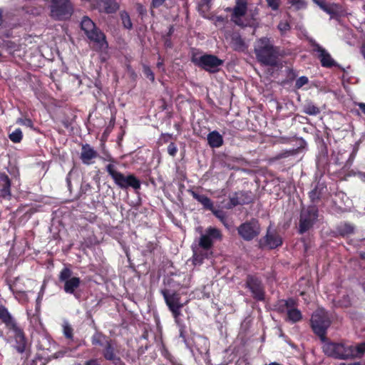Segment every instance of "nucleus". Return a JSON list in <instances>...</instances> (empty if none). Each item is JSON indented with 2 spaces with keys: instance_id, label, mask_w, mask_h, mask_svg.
Masks as SVG:
<instances>
[{
  "instance_id": "nucleus-1",
  "label": "nucleus",
  "mask_w": 365,
  "mask_h": 365,
  "mask_svg": "<svg viewBox=\"0 0 365 365\" xmlns=\"http://www.w3.org/2000/svg\"><path fill=\"white\" fill-rule=\"evenodd\" d=\"M254 51L259 63L267 66H277L283 51L280 47L274 46L270 38L264 36L256 40Z\"/></svg>"
},
{
  "instance_id": "nucleus-2",
  "label": "nucleus",
  "mask_w": 365,
  "mask_h": 365,
  "mask_svg": "<svg viewBox=\"0 0 365 365\" xmlns=\"http://www.w3.org/2000/svg\"><path fill=\"white\" fill-rule=\"evenodd\" d=\"M0 321L5 325L11 337L14 340V348L19 354L25 352L27 346V339L24 329L19 324L16 319L9 312V309L0 304Z\"/></svg>"
},
{
  "instance_id": "nucleus-3",
  "label": "nucleus",
  "mask_w": 365,
  "mask_h": 365,
  "mask_svg": "<svg viewBox=\"0 0 365 365\" xmlns=\"http://www.w3.org/2000/svg\"><path fill=\"white\" fill-rule=\"evenodd\" d=\"M323 351L327 356L334 359H354L360 357L365 353V342L353 346L345 343L328 341L324 344Z\"/></svg>"
},
{
  "instance_id": "nucleus-4",
  "label": "nucleus",
  "mask_w": 365,
  "mask_h": 365,
  "mask_svg": "<svg viewBox=\"0 0 365 365\" xmlns=\"http://www.w3.org/2000/svg\"><path fill=\"white\" fill-rule=\"evenodd\" d=\"M106 170L113 179L115 185L121 190H127L130 187L134 190L140 189L141 182L134 174L125 175L118 171L113 164H108L106 166Z\"/></svg>"
},
{
  "instance_id": "nucleus-5",
  "label": "nucleus",
  "mask_w": 365,
  "mask_h": 365,
  "mask_svg": "<svg viewBox=\"0 0 365 365\" xmlns=\"http://www.w3.org/2000/svg\"><path fill=\"white\" fill-rule=\"evenodd\" d=\"M331 319L324 309H318L312 315L310 324L313 332L322 341L327 340V331L331 325Z\"/></svg>"
},
{
  "instance_id": "nucleus-6",
  "label": "nucleus",
  "mask_w": 365,
  "mask_h": 365,
  "mask_svg": "<svg viewBox=\"0 0 365 365\" xmlns=\"http://www.w3.org/2000/svg\"><path fill=\"white\" fill-rule=\"evenodd\" d=\"M319 210L318 206L309 205L303 207L299 214L297 232L299 235H303L310 230L318 220Z\"/></svg>"
},
{
  "instance_id": "nucleus-7",
  "label": "nucleus",
  "mask_w": 365,
  "mask_h": 365,
  "mask_svg": "<svg viewBox=\"0 0 365 365\" xmlns=\"http://www.w3.org/2000/svg\"><path fill=\"white\" fill-rule=\"evenodd\" d=\"M50 16L58 21L67 20L74 11L71 0H50Z\"/></svg>"
},
{
  "instance_id": "nucleus-8",
  "label": "nucleus",
  "mask_w": 365,
  "mask_h": 365,
  "mask_svg": "<svg viewBox=\"0 0 365 365\" xmlns=\"http://www.w3.org/2000/svg\"><path fill=\"white\" fill-rule=\"evenodd\" d=\"M191 61L199 68L210 73H215L220 71V67L223 66L224 61L213 54L205 53L200 57L193 54Z\"/></svg>"
},
{
  "instance_id": "nucleus-9",
  "label": "nucleus",
  "mask_w": 365,
  "mask_h": 365,
  "mask_svg": "<svg viewBox=\"0 0 365 365\" xmlns=\"http://www.w3.org/2000/svg\"><path fill=\"white\" fill-rule=\"evenodd\" d=\"M73 272L68 267H64L60 272L58 280L63 283V290L66 294H73L76 299H80L77 289L82 282L78 277H72Z\"/></svg>"
},
{
  "instance_id": "nucleus-10",
  "label": "nucleus",
  "mask_w": 365,
  "mask_h": 365,
  "mask_svg": "<svg viewBox=\"0 0 365 365\" xmlns=\"http://www.w3.org/2000/svg\"><path fill=\"white\" fill-rule=\"evenodd\" d=\"M81 29L84 31L88 38L101 47L108 46L105 34L96 26L95 23L87 16H84L81 21Z\"/></svg>"
},
{
  "instance_id": "nucleus-11",
  "label": "nucleus",
  "mask_w": 365,
  "mask_h": 365,
  "mask_svg": "<svg viewBox=\"0 0 365 365\" xmlns=\"http://www.w3.org/2000/svg\"><path fill=\"white\" fill-rule=\"evenodd\" d=\"M160 293L169 310L171 312L173 317L175 318V321H177L181 316V309L185 305L184 303L181 302L180 293L175 291H171L168 289H161Z\"/></svg>"
},
{
  "instance_id": "nucleus-12",
  "label": "nucleus",
  "mask_w": 365,
  "mask_h": 365,
  "mask_svg": "<svg viewBox=\"0 0 365 365\" xmlns=\"http://www.w3.org/2000/svg\"><path fill=\"white\" fill-rule=\"evenodd\" d=\"M245 287L252 294L254 299L263 302L265 299V287L262 279L257 274H247L245 279Z\"/></svg>"
},
{
  "instance_id": "nucleus-13",
  "label": "nucleus",
  "mask_w": 365,
  "mask_h": 365,
  "mask_svg": "<svg viewBox=\"0 0 365 365\" xmlns=\"http://www.w3.org/2000/svg\"><path fill=\"white\" fill-rule=\"evenodd\" d=\"M261 231L260 225L259 221L255 218H252L250 220L242 223L237 227L238 235L245 241H252L257 237Z\"/></svg>"
},
{
  "instance_id": "nucleus-14",
  "label": "nucleus",
  "mask_w": 365,
  "mask_h": 365,
  "mask_svg": "<svg viewBox=\"0 0 365 365\" xmlns=\"http://www.w3.org/2000/svg\"><path fill=\"white\" fill-rule=\"evenodd\" d=\"M222 240V234L220 229L210 226L204 234L200 237L198 245L202 250L208 251L214 246L215 241H221Z\"/></svg>"
},
{
  "instance_id": "nucleus-15",
  "label": "nucleus",
  "mask_w": 365,
  "mask_h": 365,
  "mask_svg": "<svg viewBox=\"0 0 365 365\" xmlns=\"http://www.w3.org/2000/svg\"><path fill=\"white\" fill-rule=\"evenodd\" d=\"M102 355L106 361H111L114 365H125L119 356V349L115 340H109L102 350Z\"/></svg>"
},
{
  "instance_id": "nucleus-16",
  "label": "nucleus",
  "mask_w": 365,
  "mask_h": 365,
  "mask_svg": "<svg viewBox=\"0 0 365 365\" xmlns=\"http://www.w3.org/2000/svg\"><path fill=\"white\" fill-rule=\"evenodd\" d=\"M307 195L310 202L309 205L319 207V203L327 198L328 189L326 183L318 181Z\"/></svg>"
},
{
  "instance_id": "nucleus-17",
  "label": "nucleus",
  "mask_w": 365,
  "mask_h": 365,
  "mask_svg": "<svg viewBox=\"0 0 365 365\" xmlns=\"http://www.w3.org/2000/svg\"><path fill=\"white\" fill-rule=\"evenodd\" d=\"M283 244V239L281 235L275 230H272L270 227L267 230L265 236L259 241L261 247H267L269 250H274L281 247Z\"/></svg>"
},
{
  "instance_id": "nucleus-18",
  "label": "nucleus",
  "mask_w": 365,
  "mask_h": 365,
  "mask_svg": "<svg viewBox=\"0 0 365 365\" xmlns=\"http://www.w3.org/2000/svg\"><path fill=\"white\" fill-rule=\"evenodd\" d=\"M313 53H317V58L320 60L322 67L331 68L339 67L338 63L331 58L330 53L316 41L312 43Z\"/></svg>"
},
{
  "instance_id": "nucleus-19",
  "label": "nucleus",
  "mask_w": 365,
  "mask_h": 365,
  "mask_svg": "<svg viewBox=\"0 0 365 365\" xmlns=\"http://www.w3.org/2000/svg\"><path fill=\"white\" fill-rule=\"evenodd\" d=\"M230 202L227 205V209H232L237 205H249L253 202V197L251 192L237 191L229 197Z\"/></svg>"
},
{
  "instance_id": "nucleus-20",
  "label": "nucleus",
  "mask_w": 365,
  "mask_h": 365,
  "mask_svg": "<svg viewBox=\"0 0 365 365\" xmlns=\"http://www.w3.org/2000/svg\"><path fill=\"white\" fill-rule=\"evenodd\" d=\"M247 10V0H237L236 5L232 9V21L238 26H242L243 24L240 18L245 15Z\"/></svg>"
},
{
  "instance_id": "nucleus-21",
  "label": "nucleus",
  "mask_w": 365,
  "mask_h": 365,
  "mask_svg": "<svg viewBox=\"0 0 365 365\" xmlns=\"http://www.w3.org/2000/svg\"><path fill=\"white\" fill-rule=\"evenodd\" d=\"M96 6L99 12L106 14H115L120 9L115 0H96Z\"/></svg>"
},
{
  "instance_id": "nucleus-22",
  "label": "nucleus",
  "mask_w": 365,
  "mask_h": 365,
  "mask_svg": "<svg viewBox=\"0 0 365 365\" xmlns=\"http://www.w3.org/2000/svg\"><path fill=\"white\" fill-rule=\"evenodd\" d=\"M324 12L330 15L331 18L339 16L341 6L335 3H327V0H312Z\"/></svg>"
},
{
  "instance_id": "nucleus-23",
  "label": "nucleus",
  "mask_w": 365,
  "mask_h": 365,
  "mask_svg": "<svg viewBox=\"0 0 365 365\" xmlns=\"http://www.w3.org/2000/svg\"><path fill=\"white\" fill-rule=\"evenodd\" d=\"M11 180L5 173H0V197L4 200L11 198Z\"/></svg>"
},
{
  "instance_id": "nucleus-24",
  "label": "nucleus",
  "mask_w": 365,
  "mask_h": 365,
  "mask_svg": "<svg viewBox=\"0 0 365 365\" xmlns=\"http://www.w3.org/2000/svg\"><path fill=\"white\" fill-rule=\"evenodd\" d=\"M97 157L98 153L89 144L82 145L80 158L84 165L92 164L93 160Z\"/></svg>"
},
{
  "instance_id": "nucleus-25",
  "label": "nucleus",
  "mask_w": 365,
  "mask_h": 365,
  "mask_svg": "<svg viewBox=\"0 0 365 365\" xmlns=\"http://www.w3.org/2000/svg\"><path fill=\"white\" fill-rule=\"evenodd\" d=\"M297 300L293 297H289L287 299H278L273 304V310L279 314H284L290 307H297Z\"/></svg>"
},
{
  "instance_id": "nucleus-26",
  "label": "nucleus",
  "mask_w": 365,
  "mask_h": 365,
  "mask_svg": "<svg viewBox=\"0 0 365 365\" xmlns=\"http://www.w3.org/2000/svg\"><path fill=\"white\" fill-rule=\"evenodd\" d=\"M207 143L212 148H217L221 147L223 143L222 135L217 130L211 131L207 136Z\"/></svg>"
},
{
  "instance_id": "nucleus-27",
  "label": "nucleus",
  "mask_w": 365,
  "mask_h": 365,
  "mask_svg": "<svg viewBox=\"0 0 365 365\" xmlns=\"http://www.w3.org/2000/svg\"><path fill=\"white\" fill-rule=\"evenodd\" d=\"M111 339H112L104 334L103 332L97 331L92 335L91 341L93 346H101L103 349L106 344L109 342V340Z\"/></svg>"
},
{
  "instance_id": "nucleus-28",
  "label": "nucleus",
  "mask_w": 365,
  "mask_h": 365,
  "mask_svg": "<svg viewBox=\"0 0 365 365\" xmlns=\"http://www.w3.org/2000/svg\"><path fill=\"white\" fill-rule=\"evenodd\" d=\"M192 197L196 200L197 202L201 203L204 208L208 210H212L214 208V205L210 197L206 196L205 195H200L193 190H189Z\"/></svg>"
},
{
  "instance_id": "nucleus-29",
  "label": "nucleus",
  "mask_w": 365,
  "mask_h": 365,
  "mask_svg": "<svg viewBox=\"0 0 365 365\" xmlns=\"http://www.w3.org/2000/svg\"><path fill=\"white\" fill-rule=\"evenodd\" d=\"M355 227L354 226L349 222H344L337 225L336 227V232L344 237H347L354 232Z\"/></svg>"
},
{
  "instance_id": "nucleus-30",
  "label": "nucleus",
  "mask_w": 365,
  "mask_h": 365,
  "mask_svg": "<svg viewBox=\"0 0 365 365\" xmlns=\"http://www.w3.org/2000/svg\"><path fill=\"white\" fill-rule=\"evenodd\" d=\"M302 319V314L297 307H290L287 312L286 321L292 324L300 322Z\"/></svg>"
},
{
  "instance_id": "nucleus-31",
  "label": "nucleus",
  "mask_w": 365,
  "mask_h": 365,
  "mask_svg": "<svg viewBox=\"0 0 365 365\" xmlns=\"http://www.w3.org/2000/svg\"><path fill=\"white\" fill-rule=\"evenodd\" d=\"M232 47L235 51H244L247 49L244 39L239 34H234L231 38Z\"/></svg>"
},
{
  "instance_id": "nucleus-32",
  "label": "nucleus",
  "mask_w": 365,
  "mask_h": 365,
  "mask_svg": "<svg viewBox=\"0 0 365 365\" xmlns=\"http://www.w3.org/2000/svg\"><path fill=\"white\" fill-rule=\"evenodd\" d=\"M298 149H292V150H283L282 151L281 153L271 157L269 159V163H274L276 161H278L281 159H284V158H289L290 156H293V155H295L298 153Z\"/></svg>"
},
{
  "instance_id": "nucleus-33",
  "label": "nucleus",
  "mask_w": 365,
  "mask_h": 365,
  "mask_svg": "<svg viewBox=\"0 0 365 365\" xmlns=\"http://www.w3.org/2000/svg\"><path fill=\"white\" fill-rule=\"evenodd\" d=\"M303 112L309 115H317L320 113V109L312 102H308L304 106Z\"/></svg>"
},
{
  "instance_id": "nucleus-34",
  "label": "nucleus",
  "mask_w": 365,
  "mask_h": 365,
  "mask_svg": "<svg viewBox=\"0 0 365 365\" xmlns=\"http://www.w3.org/2000/svg\"><path fill=\"white\" fill-rule=\"evenodd\" d=\"M211 212L225 227H228L227 215L225 211L214 207Z\"/></svg>"
},
{
  "instance_id": "nucleus-35",
  "label": "nucleus",
  "mask_w": 365,
  "mask_h": 365,
  "mask_svg": "<svg viewBox=\"0 0 365 365\" xmlns=\"http://www.w3.org/2000/svg\"><path fill=\"white\" fill-rule=\"evenodd\" d=\"M63 334L66 339L69 341L73 340V329L68 322H64L62 324Z\"/></svg>"
},
{
  "instance_id": "nucleus-36",
  "label": "nucleus",
  "mask_w": 365,
  "mask_h": 365,
  "mask_svg": "<svg viewBox=\"0 0 365 365\" xmlns=\"http://www.w3.org/2000/svg\"><path fill=\"white\" fill-rule=\"evenodd\" d=\"M120 19L122 21L123 26L125 29H132L133 24L131 22L129 14L125 11H122L120 13Z\"/></svg>"
},
{
  "instance_id": "nucleus-37",
  "label": "nucleus",
  "mask_w": 365,
  "mask_h": 365,
  "mask_svg": "<svg viewBox=\"0 0 365 365\" xmlns=\"http://www.w3.org/2000/svg\"><path fill=\"white\" fill-rule=\"evenodd\" d=\"M9 138L14 143H19L23 139V133L20 128H16L9 134Z\"/></svg>"
},
{
  "instance_id": "nucleus-38",
  "label": "nucleus",
  "mask_w": 365,
  "mask_h": 365,
  "mask_svg": "<svg viewBox=\"0 0 365 365\" xmlns=\"http://www.w3.org/2000/svg\"><path fill=\"white\" fill-rule=\"evenodd\" d=\"M356 249L360 259L365 260V238L360 240L357 242Z\"/></svg>"
},
{
  "instance_id": "nucleus-39",
  "label": "nucleus",
  "mask_w": 365,
  "mask_h": 365,
  "mask_svg": "<svg viewBox=\"0 0 365 365\" xmlns=\"http://www.w3.org/2000/svg\"><path fill=\"white\" fill-rule=\"evenodd\" d=\"M267 7L270 8L272 11H277L279 10L282 0H265Z\"/></svg>"
},
{
  "instance_id": "nucleus-40",
  "label": "nucleus",
  "mask_w": 365,
  "mask_h": 365,
  "mask_svg": "<svg viewBox=\"0 0 365 365\" xmlns=\"http://www.w3.org/2000/svg\"><path fill=\"white\" fill-rule=\"evenodd\" d=\"M16 123L19 125H24V126H26L30 128H34V123H33L32 120L30 118H18L16 120Z\"/></svg>"
},
{
  "instance_id": "nucleus-41",
  "label": "nucleus",
  "mask_w": 365,
  "mask_h": 365,
  "mask_svg": "<svg viewBox=\"0 0 365 365\" xmlns=\"http://www.w3.org/2000/svg\"><path fill=\"white\" fill-rule=\"evenodd\" d=\"M278 29L282 34L290 30V24L287 21H280L277 26Z\"/></svg>"
},
{
  "instance_id": "nucleus-42",
  "label": "nucleus",
  "mask_w": 365,
  "mask_h": 365,
  "mask_svg": "<svg viewBox=\"0 0 365 365\" xmlns=\"http://www.w3.org/2000/svg\"><path fill=\"white\" fill-rule=\"evenodd\" d=\"M309 82V79L307 76H301L298 79H297L295 83V87L297 88H300L303 86L307 84Z\"/></svg>"
},
{
  "instance_id": "nucleus-43",
  "label": "nucleus",
  "mask_w": 365,
  "mask_h": 365,
  "mask_svg": "<svg viewBox=\"0 0 365 365\" xmlns=\"http://www.w3.org/2000/svg\"><path fill=\"white\" fill-rule=\"evenodd\" d=\"M177 152L178 148L176 145L174 143L171 142L168 146V154L172 157H175L177 154Z\"/></svg>"
},
{
  "instance_id": "nucleus-44",
  "label": "nucleus",
  "mask_w": 365,
  "mask_h": 365,
  "mask_svg": "<svg viewBox=\"0 0 365 365\" xmlns=\"http://www.w3.org/2000/svg\"><path fill=\"white\" fill-rule=\"evenodd\" d=\"M145 76L150 79L152 82L155 81V75L152 70L148 66H145L143 70Z\"/></svg>"
},
{
  "instance_id": "nucleus-45",
  "label": "nucleus",
  "mask_w": 365,
  "mask_h": 365,
  "mask_svg": "<svg viewBox=\"0 0 365 365\" xmlns=\"http://www.w3.org/2000/svg\"><path fill=\"white\" fill-rule=\"evenodd\" d=\"M204 259V256L201 254H197L196 252L193 255V262L195 264H200L202 263Z\"/></svg>"
},
{
  "instance_id": "nucleus-46",
  "label": "nucleus",
  "mask_w": 365,
  "mask_h": 365,
  "mask_svg": "<svg viewBox=\"0 0 365 365\" xmlns=\"http://www.w3.org/2000/svg\"><path fill=\"white\" fill-rule=\"evenodd\" d=\"M338 305L341 307H348L351 305V302L348 296H344L343 301H339Z\"/></svg>"
},
{
  "instance_id": "nucleus-47",
  "label": "nucleus",
  "mask_w": 365,
  "mask_h": 365,
  "mask_svg": "<svg viewBox=\"0 0 365 365\" xmlns=\"http://www.w3.org/2000/svg\"><path fill=\"white\" fill-rule=\"evenodd\" d=\"M289 3L292 6H296L297 9H300L304 6V2L302 0H289Z\"/></svg>"
},
{
  "instance_id": "nucleus-48",
  "label": "nucleus",
  "mask_w": 365,
  "mask_h": 365,
  "mask_svg": "<svg viewBox=\"0 0 365 365\" xmlns=\"http://www.w3.org/2000/svg\"><path fill=\"white\" fill-rule=\"evenodd\" d=\"M166 0H152L151 1V7L152 8H159L161 6Z\"/></svg>"
},
{
  "instance_id": "nucleus-49",
  "label": "nucleus",
  "mask_w": 365,
  "mask_h": 365,
  "mask_svg": "<svg viewBox=\"0 0 365 365\" xmlns=\"http://www.w3.org/2000/svg\"><path fill=\"white\" fill-rule=\"evenodd\" d=\"M173 138V135L169 133H163L161 135L160 140L163 141V143H168Z\"/></svg>"
},
{
  "instance_id": "nucleus-50",
  "label": "nucleus",
  "mask_w": 365,
  "mask_h": 365,
  "mask_svg": "<svg viewBox=\"0 0 365 365\" xmlns=\"http://www.w3.org/2000/svg\"><path fill=\"white\" fill-rule=\"evenodd\" d=\"M85 365H100L98 359H91L85 362Z\"/></svg>"
},
{
  "instance_id": "nucleus-51",
  "label": "nucleus",
  "mask_w": 365,
  "mask_h": 365,
  "mask_svg": "<svg viewBox=\"0 0 365 365\" xmlns=\"http://www.w3.org/2000/svg\"><path fill=\"white\" fill-rule=\"evenodd\" d=\"M103 160L110 162L109 164L115 165V163H117L116 160L114 158H113L110 155H107L106 158H103Z\"/></svg>"
},
{
  "instance_id": "nucleus-52",
  "label": "nucleus",
  "mask_w": 365,
  "mask_h": 365,
  "mask_svg": "<svg viewBox=\"0 0 365 365\" xmlns=\"http://www.w3.org/2000/svg\"><path fill=\"white\" fill-rule=\"evenodd\" d=\"M19 279V277H15L14 282L12 283L9 282V289L14 293V287L16 285V282Z\"/></svg>"
},
{
  "instance_id": "nucleus-53",
  "label": "nucleus",
  "mask_w": 365,
  "mask_h": 365,
  "mask_svg": "<svg viewBox=\"0 0 365 365\" xmlns=\"http://www.w3.org/2000/svg\"><path fill=\"white\" fill-rule=\"evenodd\" d=\"M321 153L323 155L327 156L328 155V148L327 145L323 142L322 143V148L321 150Z\"/></svg>"
},
{
  "instance_id": "nucleus-54",
  "label": "nucleus",
  "mask_w": 365,
  "mask_h": 365,
  "mask_svg": "<svg viewBox=\"0 0 365 365\" xmlns=\"http://www.w3.org/2000/svg\"><path fill=\"white\" fill-rule=\"evenodd\" d=\"M354 175H356L361 181L365 182V173L359 171Z\"/></svg>"
},
{
  "instance_id": "nucleus-55",
  "label": "nucleus",
  "mask_w": 365,
  "mask_h": 365,
  "mask_svg": "<svg viewBox=\"0 0 365 365\" xmlns=\"http://www.w3.org/2000/svg\"><path fill=\"white\" fill-rule=\"evenodd\" d=\"M212 0H202L200 5L202 6H206L207 9H210Z\"/></svg>"
},
{
  "instance_id": "nucleus-56",
  "label": "nucleus",
  "mask_w": 365,
  "mask_h": 365,
  "mask_svg": "<svg viewBox=\"0 0 365 365\" xmlns=\"http://www.w3.org/2000/svg\"><path fill=\"white\" fill-rule=\"evenodd\" d=\"M163 64H164L163 60L162 59L161 56H158V62L157 63V67L158 68H160L161 67L163 66Z\"/></svg>"
},
{
  "instance_id": "nucleus-57",
  "label": "nucleus",
  "mask_w": 365,
  "mask_h": 365,
  "mask_svg": "<svg viewBox=\"0 0 365 365\" xmlns=\"http://www.w3.org/2000/svg\"><path fill=\"white\" fill-rule=\"evenodd\" d=\"M359 108L361 110V111L365 114V103H359Z\"/></svg>"
},
{
  "instance_id": "nucleus-58",
  "label": "nucleus",
  "mask_w": 365,
  "mask_h": 365,
  "mask_svg": "<svg viewBox=\"0 0 365 365\" xmlns=\"http://www.w3.org/2000/svg\"><path fill=\"white\" fill-rule=\"evenodd\" d=\"M41 358L39 356L36 357L29 364V365H37V361H41Z\"/></svg>"
},
{
  "instance_id": "nucleus-59",
  "label": "nucleus",
  "mask_w": 365,
  "mask_h": 365,
  "mask_svg": "<svg viewBox=\"0 0 365 365\" xmlns=\"http://www.w3.org/2000/svg\"><path fill=\"white\" fill-rule=\"evenodd\" d=\"M165 46L167 48H171L172 47V43H171L170 40H168V39L165 40Z\"/></svg>"
},
{
  "instance_id": "nucleus-60",
  "label": "nucleus",
  "mask_w": 365,
  "mask_h": 365,
  "mask_svg": "<svg viewBox=\"0 0 365 365\" xmlns=\"http://www.w3.org/2000/svg\"><path fill=\"white\" fill-rule=\"evenodd\" d=\"M3 22V11L0 9V26L2 25Z\"/></svg>"
},
{
  "instance_id": "nucleus-61",
  "label": "nucleus",
  "mask_w": 365,
  "mask_h": 365,
  "mask_svg": "<svg viewBox=\"0 0 365 365\" xmlns=\"http://www.w3.org/2000/svg\"><path fill=\"white\" fill-rule=\"evenodd\" d=\"M41 300V297L40 296H38L37 299H36L37 304H38L40 303Z\"/></svg>"
},
{
  "instance_id": "nucleus-62",
  "label": "nucleus",
  "mask_w": 365,
  "mask_h": 365,
  "mask_svg": "<svg viewBox=\"0 0 365 365\" xmlns=\"http://www.w3.org/2000/svg\"><path fill=\"white\" fill-rule=\"evenodd\" d=\"M17 293L21 294L23 295H26V292H24V291H18Z\"/></svg>"
},
{
  "instance_id": "nucleus-63",
  "label": "nucleus",
  "mask_w": 365,
  "mask_h": 365,
  "mask_svg": "<svg viewBox=\"0 0 365 365\" xmlns=\"http://www.w3.org/2000/svg\"><path fill=\"white\" fill-rule=\"evenodd\" d=\"M148 249L150 250V251L151 252L152 251V249H153V245L151 244L150 245V246H148Z\"/></svg>"
},
{
  "instance_id": "nucleus-64",
  "label": "nucleus",
  "mask_w": 365,
  "mask_h": 365,
  "mask_svg": "<svg viewBox=\"0 0 365 365\" xmlns=\"http://www.w3.org/2000/svg\"><path fill=\"white\" fill-rule=\"evenodd\" d=\"M362 55L365 59V49L362 51Z\"/></svg>"
}]
</instances>
